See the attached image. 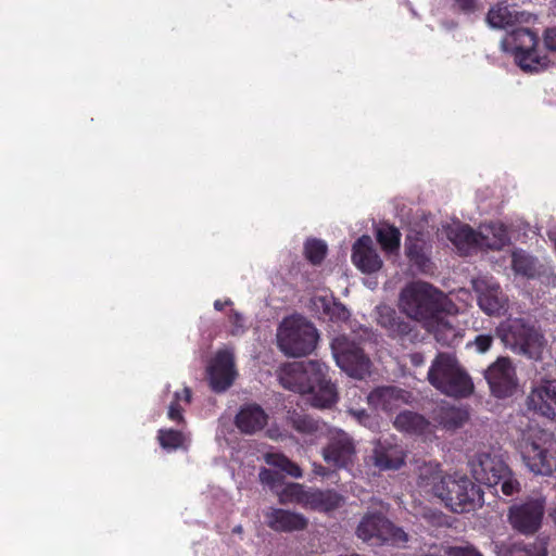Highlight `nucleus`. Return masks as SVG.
I'll list each match as a JSON object with an SVG mask.
<instances>
[{"label": "nucleus", "instance_id": "473e14b6", "mask_svg": "<svg viewBox=\"0 0 556 556\" xmlns=\"http://www.w3.org/2000/svg\"><path fill=\"white\" fill-rule=\"evenodd\" d=\"M265 460L269 466L278 468L290 477L302 478L303 476V471L300 466L282 453H268L265 456Z\"/></svg>", "mask_w": 556, "mask_h": 556}, {"label": "nucleus", "instance_id": "f3484780", "mask_svg": "<svg viewBox=\"0 0 556 556\" xmlns=\"http://www.w3.org/2000/svg\"><path fill=\"white\" fill-rule=\"evenodd\" d=\"M352 262L364 274L376 273L383 265L381 257L374 248L371 238L367 235L358 238L353 244Z\"/></svg>", "mask_w": 556, "mask_h": 556}, {"label": "nucleus", "instance_id": "f03ea898", "mask_svg": "<svg viewBox=\"0 0 556 556\" xmlns=\"http://www.w3.org/2000/svg\"><path fill=\"white\" fill-rule=\"evenodd\" d=\"M427 377L432 387L451 397H468L475 389L471 377L456 357L448 353H439L435 356Z\"/></svg>", "mask_w": 556, "mask_h": 556}, {"label": "nucleus", "instance_id": "f8f14e48", "mask_svg": "<svg viewBox=\"0 0 556 556\" xmlns=\"http://www.w3.org/2000/svg\"><path fill=\"white\" fill-rule=\"evenodd\" d=\"M356 533L359 539L374 545L401 538L406 540V534L380 513L366 514L362 518Z\"/></svg>", "mask_w": 556, "mask_h": 556}, {"label": "nucleus", "instance_id": "9d476101", "mask_svg": "<svg viewBox=\"0 0 556 556\" xmlns=\"http://www.w3.org/2000/svg\"><path fill=\"white\" fill-rule=\"evenodd\" d=\"M546 497L535 494L523 502L513 505L508 511V520L511 527L520 533L533 534L542 526L545 514Z\"/></svg>", "mask_w": 556, "mask_h": 556}, {"label": "nucleus", "instance_id": "39448f33", "mask_svg": "<svg viewBox=\"0 0 556 556\" xmlns=\"http://www.w3.org/2000/svg\"><path fill=\"white\" fill-rule=\"evenodd\" d=\"M470 472L475 480L489 488L501 486V491L506 496H511L519 492L520 484L509 467L495 455L489 453L477 454L470 462Z\"/></svg>", "mask_w": 556, "mask_h": 556}, {"label": "nucleus", "instance_id": "37998d69", "mask_svg": "<svg viewBox=\"0 0 556 556\" xmlns=\"http://www.w3.org/2000/svg\"><path fill=\"white\" fill-rule=\"evenodd\" d=\"M180 399H181V394L179 392H176L174 395V401L170 403V405L168 407V413H167L168 418L178 424L185 421V418L182 415L184 409L179 404Z\"/></svg>", "mask_w": 556, "mask_h": 556}, {"label": "nucleus", "instance_id": "aec40b11", "mask_svg": "<svg viewBox=\"0 0 556 556\" xmlns=\"http://www.w3.org/2000/svg\"><path fill=\"white\" fill-rule=\"evenodd\" d=\"M265 518L267 526L276 532L301 531L308 525L304 515L282 508H271Z\"/></svg>", "mask_w": 556, "mask_h": 556}, {"label": "nucleus", "instance_id": "864d4df0", "mask_svg": "<svg viewBox=\"0 0 556 556\" xmlns=\"http://www.w3.org/2000/svg\"><path fill=\"white\" fill-rule=\"evenodd\" d=\"M315 472L317 475H320V476H325L326 475V471H325V468L323 466H318L316 469H315Z\"/></svg>", "mask_w": 556, "mask_h": 556}, {"label": "nucleus", "instance_id": "20e7f679", "mask_svg": "<svg viewBox=\"0 0 556 556\" xmlns=\"http://www.w3.org/2000/svg\"><path fill=\"white\" fill-rule=\"evenodd\" d=\"M318 338L317 329L302 316L286 317L278 327V346L288 356L302 357L311 354Z\"/></svg>", "mask_w": 556, "mask_h": 556}, {"label": "nucleus", "instance_id": "c9c22d12", "mask_svg": "<svg viewBox=\"0 0 556 556\" xmlns=\"http://www.w3.org/2000/svg\"><path fill=\"white\" fill-rule=\"evenodd\" d=\"M327 244L316 238L307 239L304 243V256L313 265H320L327 255Z\"/></svg>", "mask_w": 556, "mask_h": 556}, {"label": "nucleus", "instance_id": "c85d7f7f", "mask_svg": "<svg viewBox=\"0 0 556 556\" xmlns=\"http://www.w3.org/2000/svg\"><path fill=\"white\" fill-rule=\"evenodd\" d=\"M447 238L458 250H466L471 247H478L479 233L470 226L462 225L450 228Z\"/></svg>", "mask_w": 556, "mask_h": 556}, {"label": "nucleus", "instance_id": "6ab92c4d", "mask_svg": "<svg viewBox=\"0 0 556 556\" xmlns=\"http://www.w3.org/2000/svg\"><path fill=\"white\" fill-rule=\"evenodd\" d=\"M326 367L320 365L318 371L313 379V388L307 391L308 401L314 407H330L338 400L337 390L333 383L326 376Z\"/></svg>", "mask_w": 556, "mask_h": 556}, {"label": "nucleus", "instance_id": "6e6d98bb", "mask_svg": "<svg viewBox=\"0 0 556 556\" xmlns=\"http://www.w3.org/2000/svg\"><path fill=\"white\" fill-rule=\"evenodd\" d=\"M552 516H553V519H554V521H555V523H556V508L554 509V511H553Z\"/></svg>", "mask_w": 556, "mask_h": 556}, {"label": "nucleus", "instance_id": "e433bc0d", "mask_svg": "<svg viewBox=\"0 0 556 556\" xmlns=\"http://www.w3.org/2000/svg\"><path fill=\"white\" fill-rule=\"evenodd\" d=\"M289 421L294 430L303 434H314L318 431V422L311 416L293 410L289 415Z\"/></svg>", "mask_w": 556, "mask_h": 556}, {"label": "nucleus", "instance_id": "49530a36", "mask_svg": "<svg viewBox=\"0 0 556 556\" xmlns=\"http://www.w3.org/2000/svg\"><path fill=\"white\" fill-rule=\"evenodd\" d=\"M228 320H229V323L232 326V329L230 331L232 336H237V334L243 332V330H244V318H243V316L239 312H237L235 309H231L229 315H228Z\"/></svg>", "mask_w": 556, "mask_h": 556}, {"label": "nucleus", "instance_id": "603ef678", "mask_svg": "<svg viewBox=\"0 0 556 556\" xmlns=\"http://www.w3.org/2000/svg\"><path fill=\"white\" fill-rule=\"evenodd\" d=\"M182 394H184L185 402L190 403L191 402V390L189 388H185L182 390Z\"/></svg>", "mask_w": 556, "mask_h": 556}, {"label": "nucleus", "instance_id": "5fc2aeb1", "mask_svg": "<svg viewBox=\"0 0 556 556\" xmlns=\"http://www.w3.org/2000/svg\"><path fill=\"white\" fill-rule=\"evenodd\" d=\"M233 533H242V526H237L232 530Z\"/></svg>", "mask_w": 556, "mask_h": 556}, {"label": "nucleus", "instance_id": "cd10ccee", "mask_svg": "<svg viewBox=\"0 0 556 556\" xmlns=\"http://www.w3.org/2000/svg\"><path fill=\"white\" fill-rule=\"evenodd\" d=\"M401 231L394 225L386 224L377 229L376 239L388 254L397 253L401 247Z\"/></svg>", "mask_w": 556, "mask_h": 556}, {"label": "nucleus", "instance_id": "7ed1b4c3", "mask_svg": "<svg viewBox=\"0 0 556 556\" xmlns=\"http://www.w3.org/2000/svg\"><path fill=\"white\" fill-rule=\"evenodd\" d=\"M438 496L453 513H470L483 503V491L465 475H445L435 488Z\"/></svg>", "mask_w": 556, "mask_h": 556}, {"label": "nucleus", "instance_id": "a18cd8bd", "mask_svg": "<svg viewBox=\"0 0 556 556\" xmlns=\"http://www.w3.org/2000/svg\"><path fill=\"white\" fill-rule=\"evenodd\" d=\"M445 553L447 556H483L475 546L469 544L450 546Z\"/></svg>", "mask_w": 556, "mask_h": 556}, {"label": "nucleus", "instance_id": "dca6fc26", "mask_svg": "<svg viewBox=\"0 0 556 556\" xmlns=\"http://www.w3.org/2000/svg\"><path fill=\"white\" fill-rule=\"evenodd\" d=\"M529 409L546 417L556 419V379L543 380L528 395Z\"/></svg>", "mask_w": 556, "mask_h": 556}, {"label": "nucleus", "instance_id": "f257e3e1", "mask_svg": "<svg viewBox=\"0 0 556 556\" xmlns=\"http://www.w3.org/2000/svg\"><path fill=\"white\" fill-rule=\"evenodd\" d=\"M403 312L412 319L422 321L442 345H452L458 331L452 321L455 305L444 293L428 282L416 281L401 292Z\"/></svg>", "mask_w": 556, "mask_h": 556}, {"label": "nucleus", "instance_id": "8fccbe9b", "mask_svg": "<svg viewBox=\"0 0 556 556\" xmlns=\"http://www.w3.org/2000/svg\"><path fill=\"white\" fill-rule=\"evenodd\" d=\"M410 362L414 366H421L425 362L424 355L421 353H414L410 355Z\"/></svg>", "mask_w": 556, "mask_h": 556}, {"label": "nucleus", "instance_id": "09e8293b", "mask_svg": "<svg viewBox=\"0 0 556 556\" xmlns=\"http://www.w3.org/2000/svg\"><path fill=\"white\" fill-rule=\"evenodd\" d=\"M454 1H455V5L458 8V10L466 14L472 13L477 9L476 0H454Z\"/></svg>", "mask_w": 556, "mask_h": 556}, {"label": "nucleus", "instance_id": "58836bf2", "mask_svg": "<svg viewBox=\"0 0 556 556\" xmlns=\"http://www.w3.org/2000/svg\"><path fill=\"white\" fill-rule=\"evenodd\" d=\"M468 419L467 412L460 409V408H448L445 409L442 413L441 416V424L443 425V428L447 430H454L457 428H460L466 420Z\"/></svg>", "mask_w": 556, "mask_h": 556}, {"label": "nucleus", "instance_id": "a211bd4d", "mask_svg": "<svg viewBox=\"0 0 556 556\" xmlns=\"http://www.w3.org/2000/svg\"><path fill=\"white\" fill-rule=\"evenodd\" d=\"M354 454L352 439L342 431L332 435L323 451L325 462L338 468L348 466Z\"/></svg>", "mask_w": 556, "mask_h": 556}, {"label": "nucleus", "instance_id": "4468645a", "mask_svg": "<svg viewBox=\"0 0 556 556\" xmlns=\"http://www.w3.org/2000/svg\"><path fill=\"white\" fill-rule=\"evenodd\" d=\"M378 324L388 331L389 337L397 339L402 345L418 340L419 332L416 326L399 316L396 311L389 306L379 307Z\"/></svg>", "mask_w": 556, "mask_h": 556}, {"label": "nucleus", "instance_id": "7c9ffc66", "mask_svg": "<svg viewBox=\"0 0 556 556\" xmlns=\"http://www.w3.org/2000/svg\"><path fill=\"white\" fill-rule=\"evenodd\" d=\"M486 20L492 27L506 28L513 26L517 21V13L504 3H498L488 12Z\"/></svg>", "mask_w": 556, "mask_h": 556}, {"label": "nucleus", "instance_id": "0eeeda50", "mask_svg": "<svg viewBox=\"0 0 556 556\" xmlns=\"http://www.w3.org/2000/svg\"><path fill=\"white\" fill-rule=\"evenodd\" d=\"M538 43V34L529 28L518 27L509 34L508 45L516 63L523 72H539L546 67L547 58L540 55Z\"/></svg>", "mask_w": 556, "mask_h": 556}, {"label": "nucleus", "instance_id": "bb28decb", "mask_svg": "<svg viewBox=\"0 0 556 556\" xmlns=\"http://www.w3.org/2000/svg\"><path fill=\"white\" fill-rule=\"evenodd\" d=\"M429 426L428 420L420 414L410 410L401 412L394 420V427L407 433L421 434Z\"/></svg>", "mask_w": 556, "mask_h": 556}, {"label": "nucleus", "instance_id": "2f4dec72", "mask_svg": "<svg viewBox=\"0 0 556 556\" xmlns=\"http://www.w3.org/2000/svg\"><path fill=\"white\" fill-rule=\"evenodd\" d=\"M309 490L300 483H288L279 494V502L280 504L295 503L306 508Z\"/></svg>", "mask_w": 556, "mask_h": 556}, {"label": "nucleus", "instance_id": "9b49d317", "mask_svg": "<svg viewBox=\"0 0 556 556\" xmlns=\"http://www.w3.org/2000/svg\"><path fill=\"white\" fill-rule=\"evenodd\" d=\"M491 394L497 399L513 396L518 388V378L513 362L507 356L497 357L484 370Z\"/></svg>", "mask_w": 556, "mask_h": 556}, {"label": "nucleus", "instance_id": "b1692460", "mask_svg": "<svg viewBox=\"0 0 556 556\" xmlns=\"http://www.w3.org/2000/svg\"><path fill=\"white\" fill-rule=\"evenodd\" d=\"M374 459L382 470L399 469L405 462V454L397 445L379 443L374 451Z\"/></svg>", "mask_w": 556, "mask_h": 556}, {"label": "nucleus", "instance_id": "c756f323", "mask_svg": "<svg viewBox=\"0 0 556 556\" xmlns=\"http://www.w3.org/2000/svg\"><path fill=\"white\" fill-rule=\"evenodd\" d=\"M480 308L489 315L497 314L504 307V300L498 285L490 286L478 296Z\"/></svg>", "mask_w": 556, "mask_h": 556}, {"label": "nucleus", "instance_id": "79ce46f5", "mask_svg": "<svg viewBox=\"0 0 556 556\" xmlns=\"http://www.w3.org/2000/svg\"><path fill=\"white\" fill-rule=\"evenodd\" d=\"M325 313L333 321H343L349 319L350 313L341 303L333 302L331 305L325 307Z\"/></svg>", "mask_w": 556, "mask_h": 556}, {"label": "nucleus", "instance_id": "3c124183", "mask_svg": "<svg viewBox=\"0 0 556 556\" xmlns=\"http://www.w3.org/2000/svg\"><path fill=\"white\" fill-rule=\"evenodd\" d=\"M231 304H232L231 300H226V301H224V302H223V301H220V300H216V301L214 302V308H215L216 311H223V309L225 308V306H226V305H231Z\"/></svg>", "mask_w": 556, "mask_h": 556}, {"label": "nucleus", "instance_id": "4c0bfd02", "mask_svg": "<svg viewBox=\"0 0 556 556\" xmlns=\"http://www.w3.org/2000/svg\"><path fill=\"white\" fill-rule=\"evenodd\" d=\"M507 556H547L542 543H515L507 549Z\"/></svg>", "mask_w": 556, "mask_h": 556}, {"label": "nucleus", "instance_id": "72a5a7b5", "mask_svg": "<svg viewBox=\"0 0 556 556\" xmlns=\"http://www.w3.org/2000/svg\"><path fill=\"white\" fill-rule=\"evenodd\" d=\"M442 471L439 464H425L419 467L418 473V485L420 488L427 489L430 488L433 494L435 495L437 484L440 483V479H442Z\"/></svg>", "mask_w": 556, "mask_h": 556}, {"label": "nucleus", "instance_id": "2eb2a0df", "mask_svg": "<svg viewBox=\"0 0 556 556\" xmlns=\"http://www.w3.org/2000/svg\"><path fill=\"white\" fill-rule=\"evenodd\" d=\"M320 365L318 362L291 364L282 369L279 377L280 383L285 389L306 394L313 388L312 381Z\"/></svg>", "mask_w": 556, "mask_h": 556}, {"label": "nucleus", "instance_id": "ddd939ff", "mask_svg": "<svg viewBox=\"0 0 556 556\" xmlns=\"http://www.w3.org/2000/svg\"><path fill=\"white\" fill-rule=\"evenodd\" d=\"M238 376L233 354L228 350H219L206 368V379L212 391L223 393L235 382Z\"/></svg>", "mask_w": 556, "mask_h": 556}, {"label": "nucleus", "instance_id": "5701e85b", "mask_svg": "<svg viewBox=\"0 0 556 556\" xmlns=\"http://www.w3.org/2000/svg\"><path fill=\"white\" fill-rule=\"evenodd\" d=\"M268 416L255 403L243 405L235 418L237 428L245 434H253L262 430L267 424Z\"/></svg>", "mask_w": 556, "mask_h": 556}, {"label": "nucleus", "instance_id": "1a4fd4ad", "mask_svg": "<svg viewBox=\"0 0 556 556\" xmlns=\"http://www.w3.org/2000/svg\"><path fill=\"white\" fill-rule=\"evenodd\" d=\"M503 342L515 353L535 358L542 346L543 336L526 320L514 319L506 329H496Z\"/></svg>", "mask_w": 556, "mask_h": 556}, {"label": "nucleus", "instance_id": "4be33fe9", "mask_svg": "<svg viewBox=\"0 0 556 556\" xmlns=\"http://www.w3.org/2000/svg\"><path fill=\"white\" fill-rule=\"evenodd\" d=\"M404 402V391L396 387L375 388L367 396L368 405L375 410L392 413Z\"/></svg>", "mask_w": 556, "mask_h": 556}, {"label": "nucleus", "instance_id": "c03bdc74", "mask_svg": "<svg viewBox=\"0 0 556 556\" xmlns=\"http://www.w3.org/2000/svg\"><path fill=\"white\" fill-rule=\"evenodd\" d=\"M258 477L263 484L269 485L270 488H274L282 482V476L279 472L268 468H262Z\"/></svg>", "mask_w": 556, "mask_h": 556}, {"label": "nucleus", "instance_id": "6e6552de", "mask_svg": "<svg viewBox=\"0 0 556 556\" xmlns=\"http://www.w3.org/2000/svg\"><path fill=\"white\" fill-rule=\"evenodd\" d=\"M331 351L337 365L350 377L364 379L370 372V358L356 341L338 336L331 341Z\"/></svg>", "mask_w": 556, "mask_h": 556}, {"label": "nucleus", "instance_id": "a878e982", "mask_svg": "<svg viewBox=\"0 0 556 556\" xmlns=\"http://www.w3.org/2000/svg\"><path fill=\"white\" fill-rule=\"evenodd\" d=\"M478 233V247L481 249L500 251L509 242L508 231L503 224H491Z\"/></svg>", "mask_w": 556, "mask_h": 556}, {"label": "nucleus", "instance_id": "412c9836", "mask_svg": "<svg viewBox=\"0 0 556 556\" xmlns=\"http://www.w3.org/2000/svg\"><path fill=\"white\" fill-rule=\"evenodd\" d=\"M405 255L409 262L422 273L431 268V261L425 235L421 231L413 230L405 238Z\"/></svg>", "mask_w": 556, "mask_h": 556}, {"label": "nucleus", "instance_id": "4d7b16f0", "mask_svg": "<svg viewBox=\"0 0 556 556\" xmlns=\"http://www.w3.org/2000/svg\"><path fill=\"white\" fill-rule=\"evenodd\" d=\"M553 7L556 10V0H553Z\"/></svg>", "mask_w": 556, "mask_h": 556}, {"label": "nucleus", "instance_id": "393cba45", "mask_svg": "<svg viewBox=\"0 0 556 556\" xmlns=\"http://www.w3.org/2000/svg\"><path fill=\"white\" fill-rule=\"evenodd\" d=\"M343 496L333 490H309L306 508L317 511H332L341 506Z\"/></svg>", "mask_w": 556, "mask_h": 556}, {"label": "nucleus", "instance_id": "a19ab883", "mask_svg": "<svg viewBox=\"0 0 556 556\" xmlns=\"http://www.w3.org/2000/svg\"><path fill=\"white\" fill-rule=\"evenodd\" d=\"M493 341H494L493 334L480 333V334L476 336L475 339L471 342H469L467 345L473 346L478 353H485L491 349Z\"/></svg>", "mask_w": 556, "mask_h": 556}, {"label": "nucleus", "instance_id": "f704fd0d", "mask_svg": "<svg viewBox=\"0 0 556 556\" xmlns=\"http://www.w3.org/2000/svg\"><path fill=\"white\" fill-rule=\"evenodd\" d=\"M511 267L518 275L534 277L536 273L535 260L522 251H516L511 255Z\"/></svg>", "mask_w": 556, "mask_h": 556}, {"label": "nucleus", "instance_id": "ea45409f", "mask_svg": "<svg viewBox=\"0 0 556 556\" xmlns=\"http://www.w3.org/2000/svg\"><path fill=\"white\" fill-rule=\"evenodd\" d=\"M157 440L164 450H177L184 444V434L179 430L160 429Z\"/></svg>", "mask_w": 556, "mask_h": 556}, {"label": "nucleus", "instance_id": "de8ad7c7", "mask_svg": "<svg viewBox=\"0 0 556 556\" xmlns=\"http://www.w3.org/2000/svg\"><path fill=\"white\" fill-rule=\"evenodd\" d=\"M544 45L547 50L556 51V26L546 28L544 31Z\"/></svg>", "mask_w": 556, "mask_h": 556}, {"label": "nucleus", "instance_id": "423d86ee", "mask_svg": "<svg viewBox=\"0 0 556 556\" xmlns=\"http://www.w3.org/2000/svg\"><path fill=\"white\" fill-rule=\"evenodd\" d=\"M525 464L538 475L548 476L556 469V441L552 433L538 431L520 445Z\"/></svg>", "mask_w": 556, "mask_h": 556}]
</instances>
